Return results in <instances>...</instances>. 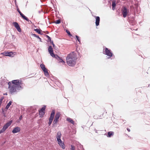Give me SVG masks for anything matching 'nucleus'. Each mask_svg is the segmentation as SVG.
<instances>
[{
    "instance_id": "obj_16",
    "label": "nucleus",
    "mask_w": 150,
    "mask_h": 150,
    "mask_svg": "<svg viewBox=\"0 0 150 150\" xmlns=\"http://www.w3.org/2000/svg\"><path fill=\"white\" fill-rule=\"evenodd\" d=\"M67 120L73 125L74 124V122L71 118H67Z\"/></svg>"
},
{
    "instance_id": "obj_32",
    "label": "nucleus",
    "mask_w": 150,
    "mask_h": 150,
    "mask_svg": "<svg viewBox=\"0 0 150 150\" xmlns=\"http://www.w3.org/2000/svg\"><path fill=\"white\" fill-rule=\"evenodd\" d=\"M51 42L52 43L53 46V47H54L55 45H54V44L53 43V41H52V42Z\"/></svg>"
},
{
    "instance_id": "obj_26",
    "label": "nucleus",
    "mask_w": 150,
    "mask_h": 150,
    "mask_svg": "<svg viewBox=\"0 0 150 150\" xmlns=\"http://www.w3.org/2000/svg\"><path fill=\"white\" fill-rule=\"evenodd\" d=\"M76 39H77V40L80 43V42H81V41H80V38H79V37L78 36H77V35H76Z\"/></svg>"
},
{
    "instance_id": "obj_22",
    "label": "nucleus",
    "mask_w": 150,
    "mask_h": 150,
    "mask_svg": "<svg viewBox=\"0 0 150 150\" xmlns=\"http://www.w3.org/2000/svg\"><path fill=\"white\" fill-rule=\"evenodd\" d=\"M58 57L59 59L58 60L59 61V62L62 63H63V64L65 63V62L64 61H63L62 59H61L60 57H59L58 56Z\"/></svg>"
},
{
    "instance_id": "obj_13",
    "label": "nucleus",
    "mask_w": 150,
    "mask_h": 150,
    "mask_svg": "<svg viewBox=\"0 0 150 150\" xmlns=\"http://www.w3.org/2000/svg\"><path fill=\"white\" fill-rule=\"evenodd\" d=\"M96 18V24L97 26L99 25L100 21V18L99 16H95Z\"/></svg>"
},
{
    "instance_id": "obj_28",
    "label": "nucleus",
    "mask_w": 150,
    "mask_h": 150,
    "mask_svg": "<svg viewBox=\"0 0 150 150\" xmlns=\"http://www.w3.org/2000/svg\"><path fill=\"white\" fill-rule=\"evenodd\" d=\"M46 36L48 40L50 41L51 42H52L50 38L48 35H46Z\"/></svg>"
},
{
    "instance_id": "obj_19",
    "label": "nucleus",
    "mask_w": 150,
    "mask_h": 150,
    "mask_svg": "<svg viewBox=\"0 0 150 150\" xmlns=\"http://www.w3.org/2000/svg\"><path fill=\"white\" fill-rule=\"evenodd\" d=\"M116 4L115 3V1H113L112 2V9L113 10H114L115 9V7L116 6Z\"/></svg>"
},
{
    "instance_id": "obj_12",
    "label": "nucleus",
    "mask_w": 150,
    "mask_h": 150,
    "mask_svg": "<svg viewBox=\"0 0 150 150\" xmlns=\"http://www.w3.org/2000/svg\"><path fill=\"white\" fill-rule=\"evenodd\" d=\"M15 53V52H7L5 53L6 54L5 55L6 56H8L9 57H13V53Z\"/></svg>"
},
{
    "instance_id": "obj_5",
    "label": "nucleus",
    "mask_w": 150,
    "mask_h": 150,
    "mask_svg": "<svg viewBox=\"0 0 150 150\" xmlns=\"http://www.w3.org/2000/svg\"><path fill=\"white\" fill-rule=\"evenodd\" d=\"M122 13L124 18H125L129 13V10L127 9L126 7L124 6L122 9Z\"/></svg>"
},
{
    "instance_id": "obj_1",
    "label": "nucleus",
    "mask_w": 150,
    "mask_h": 150,
    "mask_svg": "<svg viewBox=\"0 0 150 150\" xmlns=\"http://www.w3.org/2000/svg\"><path fill=\"white\" fill-rule=\"evenodd\" d=\"M8 84L9 91L11 93L16 92L17 89H20L22 88V81L19 80H13L11 82H9Z\"/></svg>"
},
{
    "instance_id": "obj_27",
    "label": "nucleus",
    "mask_w": 150,
    "mask_h": 150,
    "mask_svg": "<svg viewBox=\"0 0 150 150\" xmlns=\"http://www.w3.org/2000/svg\"><path fill=\"white\" fill-rule=\"evenodd\" d=\"M60 22H61V21L59 20H57L55 22V23L56 24H59V23H60Z\"/></svg>"
},
{
    "instance_id": "obj_20",
    "label": "nucleus",
    "mask_w": 150,
    "mask_h": 150,
    "mask_svg": "<svg viewBox=\"0 0 150 150\" xmlns=\"http://www.w3.org/2000/svg\"><path fill=\"white\" fill-rule=\"evenodd\" d=\"M12 103V102L11 101H10L9 103L7 104L6 105V109H8V108H9L10 106L11 105V103Z\"/></svg>"
},
{
    "instance_id": "obj_2",
    "label": "nucleus",
    "mask_w": 150,
    "mask_h": 150,
    "mask_svg": "<svg viewBox=\"0 0 150 150\" xmlns=\"http://www.w3.org/2000/svg\"><path fill=\"white\" fill-rule=\"evenodd\" d=\"M76 56L74 52L69 54L66 57V62L67 64L70 66H74L76 64Z\"/></svg>"
},
{
    "instance_id": "obj_21",
    "label": "nucleus",
    "mask_w": 150,
    "mask_h": 150,
    "mask_svg": "<svg viewBox=\"0 0 150 150\" xmlns=\"http://www.w3.org/2000/svg\"><path fill=\"white\" fill-rule=\"evenodd\" d=\"M45 113V112H39V114L40 116V117H42Z\"/></svg>"
},
{
    "instance_id": "obj_33",
    "label": "nucleus",
    "mask_w": 150,
    "mask_h": 150,
    "mask_svg": "<svg viewBox=\"0 0 150 150\" xmlns=\"http://www.w3.org/2000/svg\"><path fill=\"white\" fill-rule=\"evenodd\" d=\"M127 130L128 131H129V132H130V129H129L127 128Z\"/></svg>"
},
{
    "instance_id": "obj_4",
    "label": "nucleus",
    "mask_w": 150,
    "mask_h": 150,
    "mask_svg": "<svg viewBox=\"0 0 150 150\" xmlns=\"http://www.w3.org/2000/svg\"><path fill=\"white\" fill-rule=\"evenodd\" d=\"M12 122V120L10 121L5 125L4 126L3 128L0 130V134L4 132L6 129L11 125Z\"/></svg>"
},
{
    "instance_id": "obj_23",
    "label": "nucleus",
    "mask_w": 150,
    "mask_h": 150,
    "mask_svg": "<svg viewBox=\"0 0 150 150\" xmlns=\"http://www.w3.org/2000/svg\"><path fill=\"white\" fill-rule=\"evenodd\" d=\"M32 35L33 36L35 37H36L37 38H38L39 39V40H40V41H41V39L40 38L39 36H38V35H37L35 34H32Z\"/></svg>"
},
{
    "instance_id": "obj_9",
    "label": "nucleus",
    "mask_w": 150,
    "mask_h": 150,
    "mask_svg": "<svg viewBox=\"0 0 150 150\" xmlns=\"http://www.w3.org/2000/svg\"><path fill=\"white\" fill-rule=\"evenodd\" d=\"M55 111L54 110H53L51 114L50 117L49 118V125L50 126L51 124L54 116Z\"/></svg>"
},
{
    "instance_id": "obj_36",
    "label": "nucleus",
    "mask_w": 150,
    "mask_h": 150,
    "mask_svg": "<svg viewBox=\"0 0 150 150\" xmlns=\"http://www.w3.org/2000/svg\"><path fill=\"white\" fill-rule=\"evenodd\" d=\"M46 33H48V32L47 31V32H46Z\"/></svg>"
},
{
    "instance_id": "obj_15",
    "label": "nucleus",
    "mask_w": 150,
    "mask_h": 150,
    "mask_svg": "<svg viewBox=\"0 0 150 150\" xmlns=\"http://www.w3.org/2000/svg\"><path fill=\"white\" fill-rule=\"evenodd\" d=\"M114 134V132H112V131H110L108 132L107 136L108 137H110L112 136H113Z\"/></svg>"
},
{
    "instance_id": "obj_6",
    "label": "nucleus",
    "mask_w": 150,
    "mask_h": 150,
    "mask_svg": "<svg viewBox=\"0 0 150 150\" xmlns=\"http://www.w3.org/2000/svg\"><path fill=\"white\" fill-rule=\"evenodd\" d=\"M40 67L44 72L45 75L47 76L49 75V74L47 69L45 68V65L43 64L40 65Z\"/></svg>"
},
{
    "instance_id": "obj_31",
    "label": "nucleus",
    "mask_w": 150,
    "mask_h": 150,
    "mask_svg": "<svg viewBox=\"0 0 150 150\" xmlns=\"http://www.w3.org/2000/svg\"><path fill=\"white\" fill-rule=\"evenodd\" d=\"M17 10L18 11V13H19L20 14V15H21L22 13L21 12V11H20L19 9V8H18L17 9Z\"/></svg>"
},
{
    "instance_id": "obj_29",
    "label": "nucleus",
    "mask_w": 150,
    "mask_h": 150,
    "mask_svg": "<svg viewBox=\"0 0 150 150\" xmlns=\"http://www.w3.org/2000/svg\"><path fill=\"white\" fill-rule=\"evenodd\" d=\"M66 32L67 33V34L69 35L70 36H72V35L70 33V32L69 31L67 30Z\"/></svg>"
},
{
    "instance_id": "obj_17",
    "label": "nucleus",
    "mask_w": 150,
    "mask_h": 150,
    "mask_svg": "<svg viewBox=\"0 0 150 150\" xmlns=\"http://www.w3.org/2000/svg\"><path fill=\"white\" fill-rule=\"evenodd\" d=\"M20 15L25 20L27 21H29V20L27 17L25 16L23 13H22Z\"/></svg>"
},
{
    "instance_id": "obj_34",
    "label": "nucleus",
    "mask_w": 150,
    "mask_h": 150,
    "mask_svg": "<svg viewBox=\"0 0 150 150\" xmlns=\"http://www.w3.org/2000/svg\"><path fill=\"white\" fill-rule=\"evenodd\" d=\"M22 116H20V117L19 119H21L22 118Z\"/></svg>"
},
{
    "instance_id": "obj_3",
    "label": "nucleus",
    "mask_w": 150,
    "mask_h": 150,
    "mask_svg": "<svg viewBox=\"0 0 150 150\" xmlns=\"http://www.w3.org/2000/svg\"><path fill=\"white\" fill-rule=\"evenodd\" d=\"M61 132H58L57 133V139L58 142V144L63 149L65 148L64 144L61 139Z\"/></svg>"
},
{
    "instance_id": "obj_37",
    "label": "nucleus",
    "mask_w": 150,
    "mask_h": 150,
    "mask_svg": "<svg viewBox=\"0 0 150 150\" xmlns=\"http://www.w3.org/2000/svg\"><path fill=\"white\" fill-rule=\"evenodd\" d=\"M46 33H48V32L47 31V32H46Z\"/></svg>"
},
{
    "instance_id": "obj_25",
    "label": "nucleus",
    "mask_w": 150,
    "mask_h": 150,
    "mask_svg": "<svg viewBox=\"0 0 150 150\" xmlns=\"http://www.w3.org/2000/svg\"><path fill=\"white\" fill-rule=\"evenodd\" d=\"M59 121V120L58 119H57L55 118H54V121H53V123L54 124H56L57 122H58Z\"/></svg>"
},
{
    "instance_id": "obj_10",
    "label": "nucleus",
    "mask_w": 150,
    "mask_h": 150,
    "mask_svg": "<svg viewBox=\"0 0 150 150\" xmlns=\"http://www.w3.org/2000/svg\"><path fill=\"white\" fill-rule=\"evenodd\" d=\"M13 25L14 26V27L16 28L17 29V30L20 32L21 31V29L20 28L19 25L18 24L17 22H13Z\"/></svg>"
},
{
    "instance_id": "obj_24",
    "label": "nucleus",
    "mask_w": 150,
    "mask_h": 150,
    "mask_svg": "<svg viewBox=\"0 0 150 150\" xmlns=\"http://www.w3.org/2000/svg\"><path fill=\"white\" fill-rule=\"evenodd\" d=\"M45 106H43L42 108L40 110H39V112H45Z\"/></svg>"
},
{
    "instance_id": "obj_11",
    "label": "nucleus",
    "mask_w": 150,
    "mask_h": 150,
    "mask_svg": "<svg viewBox=\"0 0 150 150\" xmlns=\"http://www.w3.org/2000/svg\"><path fill=\"white\" fill-rule=\"evenodd\" d=\"M21 130V129L19 127H15L12 131V132L13 133L15 134L20 132Z\"/></svg>"
},
{
    "instance_id": "obj_18",
    "label": "nucleus",
    "mask_w": 150,
    "mask_h": 150,
    "mask_svg": "<svg viewBox=\"0 0 150 150\" xmlns=\"http://www.w3.org/2000/svg\"><path fill=\"white\" fill-rule=\"evenodd\" d=\"M60 113L59 112H57L56 113V115L55 116V118L58 119L59 120L60 117Z\"/></svg>"
},
{
    "instance_id": "obj_35",
    "label": "nucleus",
    "mask_w": 150,
    "mask_h": 150,
    "mask_svg": "<svg viewBox=\"0 0 150 150\" xmlns=\"http://www.w3.org/2000/svg\"><path fill=\"white\" fill-rule=\"evenodd\" d=\"M5 94L6 95H7V93H6Z\"/></svg>"
},
{
    "instance_id": "obj_8",
    "label": "nucleus",
    "mask_w": 150,
    "mask_h": 150,
    "mask_svg": "<svg viewBox=\"0 0 150 150\" xmlns=\"http://www.w3.org/2000/svg\"><path fill=\"white\" fill-rule=\"evenodd\" d=\"M48 52L50 55L52 57L57 58V57H58L57 55H55L53 52V48L51 46H50L48 48Z\"/></svg>"
},
{
    "instance_id": "obj_7",
    "label": "nucleus",
    "mask_w": 150,
    "mask_h": 150,
    "mask_svg": "<svg viewBox=\"0 0 150 150\" xmlns=\"http://www.w3.org/2000/svg\"><path fill=\"white\" fill-rule=\"evenodd\" d=\"M103 53L109 56L108 58H110L112 55V54L111 52V50H108L107 48H105V51H103Z\"/></svg>"
},
{
    "instance_id": "obj_14",
    "label": "nucleus",
    "mask_w": 150,
    "mask_h": 150,
    "mask_svg": "<svg viewBox=\"0 0 150 150\" xmlns=\"http://www.w3.org/2000/svg\"><path fill=\"white\" fill-rule=\"evenodd\" d=\"M34 30L39 34H43V33H42V31L40 29H35Z\"/></svg>"
},
{
    "instance_id": "obj_30",
    "label": "nucleus",
    "mask_w": 150,
    "mask_h": 150,
    "mask_svg": "<svg viewBox=\"0 0 150 150\" xmlns=\"http://www.w3.org/2000/svg\"><path fill=\"white\" fill-rule=\"evenodd\" d=\"M71 150H75V147L74 146L72 145L71 146Z\"/></svg>"
}]
</instances>
